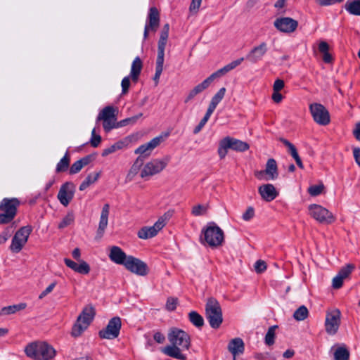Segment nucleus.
<instances>
[{
	"instance_id": "11",
	"label": "nucleus",
	"mask_w": 360,
	"mask_h": 360,
	"mask_svg": "<svg viewBox=\"0 0 360 360\" xmlns=\"http://www.w3.org/2000/svg\"><path fill=\"white\" fill-rule=\"evenodd\" d=\"M341 322V312L338 309L328 311L325 320V329L328 334L333 335L338 331Z\"/></svg>"
},
{
	"instance_id": "64",
	"label": "nucleus",
	"mask_w": 360,
	"mask_h": 360,
	"mask_svg": "<svg viewBox=\"0 0 360 360\" xmlns=\"http://www.w3.org/2000/svg\"><path fill=\"white\" fill-rule=\"evenodd\" d=\"M353 135L360 142V122L356 124L355 128L353 130Z\"/></svg>"
},
{
	"instance_id": "34",
	"label": "nucleus",
	"mask_w": 360,
	"mask_h": 360,
	"mask_svg": "<svg viewBox=\"0 0 360 360\" xmlns=\"http://www.w3.org/2000/svg\"><path fill=\"white\" fill-rule=\"evenodd\" d=\"M244 60V58H240L236 60H233L232 61L231 63L227 64L226 65H225L224 67H223L222 68L218 70L217 71L218 75L219 77H221V76L226 75L227 72H229V71L233 70L234 68H236L237 66H238L239 65L241 64V63Z\"/></svg>"
},
{
	"instance_id": "17",
	"label": "nucleus",
	"mask_w": 360,
	"mask_h": 360,
	"mask_svg": "<svg viewBox=\"0 0 360 360\" xmlns=\"http://www.w3.org/2000/svg\"><path fill=\"white\" fill-rule=\"evenodd\" d=\"M167 136L168 134H166L164 136L160 135L153 138L149 142L140 146L135 150L134 153L136 154H139V157H143L144 159L148 158L150 155L152 150L163 142Z\"/></svg>"
},
{
	"instance_id": "2",
	"label": "nucleus",
	"mask_w": 360,
	"mask_h": 360,
	"mask_svg": "<svg viewBox=\"0 0 360 360\" xmlns=\"http://www.w3.org/2000/svg\"><path fill=\"white\" fill-rule=\"evenodd\" d=\"M26 355L36 360H51L56 354L55 349L45 342H34L25 349Z\"/></svg>"
},
{
	"instance_id": "43",
	"label": "nucleus",
	"mask_w": 360,
	"mask_h": 360,
	"mask_svg": "<svg viewBox=\"0 0 360 360\" xmlns=\"http://www.w3.org/2000/svg\"><path fill=\"white\" fill-rule=\"evenodd\" d=\"M277 326H273L269 328L268 331L265 335L264 342L268 346H271L275 342V330Z\"/></svg>"
},
{
	"instance_id": "60",
	"label": "nucleus",
	"mask_w": 360,
	"mask_h": 360,
	"mask_svg": "<svg viewBox=\"0 0 360 360\" xmlns=\"http://www.w3.org/2000/svg\"><path fill=\"white\" fill-rule=\"evenodd\" d=\"M192 215L195 217H199L202 214V205L200 204L194 205L191 210Z\"/></svg>"
},
{
	"instance_id": "50",
	"label": "nucleus",
	"mask_w": 360,
	"mask_h": 360,
	"mask_svg": "<svg viewBox=\"0 0 360 360\" xmlns=\"http://www.w3.org/2000/svg\"><path fill=\"white\" fill-rule=\"evenodd\" d=\"M163 64L164 62L156 60L155 74L153 77V80L155 82L156 84L158 83L160 75L162 72Z\"/></svg>"
},
{
	"instance_id": "52",
	"label": "nucleus",
	"mask_w": 360,
	"mask_h": 360,
	"mask_svg": "<svg viewBox=\"0 0 360 360\" xmlns=\"http://www.w3.org/2000/svg\"><path fill=\"white\" fill-rule=\"evenodd\" d=\"M122 86V94L124 95L128 93L130 86V77L127 76L122 79L121 82Z\"/></svg>"
},
{
	"instance_id": "20",
	"label": "nucleus",
	"mask_w": 360,
	"mask_h": 360,
	"mask_svg": "<svg viewBox=\"0 0 360 360\" xmlns=\"http://www.w3.org/2000/svg\"><path fill=\"white\" fill-rule=\"evenodd\" d=\"M267 51V44L263 41L259 45L254 46L246 55L245 59L252 63H257L262 60Z\"/></svg>"
},
{
	"instance_id": "62",
	"label": "nucleus",
	"mask_w": 360,
	"mask_h": 360,
	"mask_svg": "<svg viewBox=\"0 0 360 360\" xmlns=\"http://www.w3.org/2000/svg\"><path fill=\"white\" fill-rule=\"evenodd\" d=\"M284 87V82L278 79L274 82L273 89L274 91H280Z\"/></svg>"
},
{
	"instance_id": "16",
	"label": "nucleus",
	"mask_w": 360,
	"mask_h": 360,
	"mask_svg": "<svg viewBox=\"0 0 360 360\" xmlns=\"http://www.w3.org/2000/svg\"><path fill=\"white\" fill-rule=\"evenodd\" d=\"M125 268L131 273L139 276H146L148 273L147 264L141 259L132 256H128Z\"/></svg>"
},
{
	"instance_id": "33",
	"label": "nucleus",
	"mask_w": 360,
	"mask_h": 360,
	"mask_svg": "<svg viewBox=\"0 0 360 360\" xmlns=\"http://www.w3.org/2000/svg\"><path fill=\"white\" fill-rule=\"evenodd\" d=\"M244 60V58H240L236 60H233L232 61L231 63L227 64L226 65H225L224 67H223L222 68L218 70L217 71L218 75L219 77H221V76L226 75L227 72H229V71L233 70L234 68H236L237 66H238L239 65L241 64V63Z\"/></svg>"
},
{
	"instance_id": "35",
	"label": "nucleus",
	"mask_w": 360,
	"mask_h": 360,
	"mask_svg": "<svg viewBox=\"0 0 360 360\" xmlns=\"http://www.w3.org/2000/svg\"><path fill=\"white\" fill-rule=\"evenodd\" d=\"M168 37H160L158 44V56L156 60L164 62L165 49L167 42Z\"/></svg>"
},
{
	"instance_id": "22",
	"label": "nucleus",
	"mask_w": 360,
	"mask_h": 360,
	"mask_svg": "<svg viewBox=\"0 0 360 360\" xmlns=\"http://www.w3.org/2000/svg\"><path fill=\"white\" fill-rule=\"evenodd\" d=\"M354 269V265L350 264L342 267L338 274V275L335 276L333 279V288L339 289L340 288H341L343 283V280L346 278Z\"/></svg>"
},
{
	"instance_id": "37",
	"label": "nucleus",
	"mask_w": 360,
	"mask_h": 360,
	"mask_svg": "<svg viewBox=\"0 0 360 360\" xmlns=\"http://www.w3.org/2000/svg\"><path fill=\"white\" fill-rule=\"evenodd\" d=\"M88 327L89 326L86 325V323H84L83 322H81L77 319L72 328V336L74 338L79 337L83 333V332L87 329Z\"/></svg>"
},
{
	"instance_id": "27",
	"label": "nucleus",
	"mask_w": 360,
	"mask_h": 360,
	"mask_svg": "<svg viewBox=\"0 0 360 360\" xmlns=\"http://www.w3.org/2000/svg\"><path fill=\"white\" fill-rule=\"evenodd\" d=\"M155 32L160 25V13L157 8L151 7L148 16V23L146 25Z\"/></svg>"
},
{
	"instance_id": "29",
	"label": "nucleus",
	"mask_w": 360,
	"mask_h": 360,
	"mask_svg": "<svg viewBox=\"0 0 360 360\" xmlns=\"http://www.w3.org/2000/svg\"><path fill=\"white\" fill-rule=\"evenodd\" d=\"M142 68H143L142 60H141V58L139 57H136L135 59L132 62L131 67V72H130V77H131L133 82H134V83L137 82Z\"/></svg>"
},
{
	"instance_id": "10",
	"label": "nucleus",
	"mask_w": 360,
	"mask_h": 360,
	"mask_svg": "<svg viewBox=\"0 0 360 360\" xmlns=\"http://www.w3.org/2000/svg\"><path fill=\"white\" fill-rule=\"evenodd\" d=\"M32 231V229L30 226H22L18 230L12 239L10 246L11 251L15 253L20 252L27 243Z\"/></svg>"
},
{
	"instance_id": "55",
	"label": "nucleus",
	"mask_w": 360,
	"mask_h": 360,
	"mask_svg": "<svg viewBox=\"0 0 360 360\" xmlns=\"http://www.w3.org/2000/svg\"><path fill=\"white\" fill-rule=\"evenodd\" d=\"M342 1L343 0H316V3L320 6H328Z\"/></svg>"
},
{
	"instance_id": "23",
	"label": "nucleus",
	"mask_w": 360,
	"mask_h": 360,
	"mask_svg": "<svg viewBox=\"0 0 360 360\" xmlns=\"http://www.w3.org/2000/svg\"><path fill=\"white\" fill-rule=\"evenodd\" d=\"M226 93V88H221L217 93L213 96L212 101L209 105L208 109L205 115H204V124L207 122L214 110H215L217 105L221 102L223 99Z\"/></svg>"
},
{
	"instance_id": "51",
	"label": "nucleus",
	"mask_w": 360,
	"mask_h": 360,
	"mask_svg": "<svg viewBox=\"0 0 360 360\" xmlns=\"http://www.w3.org/2000/svg\"><path fill=\"white\" fill-rule=\"evenodd\" d=\"M178 304V299L176 297H169L167 300L166 309L172 311L176 309Z\"/></svg>"
},
{
	"instance_id": "46",
	"label": "nucleus",
	"mask_w": 360,
	"mask_h": 360,
	"mask_svg": "<svg viewBox=\"0 0 360 360\" xmlns=\"http://www.w3.org/2000/svg\"><path fill=\"white\" fill-rule=\"evenodd\" d=\"M324 189V185L321 183L318 185H312L308 188V193L311 196H317L320 195Z\"/></svg>"
},
{
	"instance_id": "53",
	"label": "nucleus",
	"mask_w": 360,
	"mask_h": 360,
	"mask_svg": "<svg viewBox=\"0 0 360 360\" xmlns=\"http://www.w3.org/2000/svg\"><path fill=\"white\" fill-rule=\"evenodd\" d=\"M255 269L258 274L264 272L266 269V262L263 260H257L255 264Z\"/></svg>"
},
{
	"instance_id": "58",
	"label": "nucleus",
	"mask_w": 360,
	"mask_h": 360,
	"mask_svg": "<svg viewBox=\"0 0 360 360\" xmlns=\"http://www.w3.org/2000/svg\"><path fill=\"white\" fill-rule=\"evenodd\" d=\"M56 285V282H53L52 283H51L43 292H41V294L39 295V300L43 299L48 294H49L51 292H52V290H53V288H55Z\"/></svg>"
},
{
	"instance_id": "15",
	"label": "nucleus",
	"mask_w": 360,
	"mask_h": 360,
	"mask_svg": "<svg viewBox=\"0 0 360 360\" xmlns=\"http://www.w3.org/2000/svg\"><path fill=\"white\" fill-rule=\"evenodd\" d=\"M255 176L259 180L276 179L278 176L276 160L273 158L269 159L265 169L255 172Z\"/></svg>"
},
{
	"instance_id": "12",
	"label": "nucleus",
	"mask_w": 360,
	"mask_h": 360,
	"mask_svg": "<svg viewBox=\"0 0 360 360\" xmlns=\"http://www.w3.org/2000/svg\"><path fill=\"white\" fill-rule=\"evenodd\" d=\"M121 326V319L118 316H115L109 321L105 328L99 331V336L103 339H115L118 337Z\"/></svg>"
},
{
	"instance_id": "40",
	"label": "nucleus",
	"mask_w": 360,
	"mask_h": 360,
	"mask_svg": "<svg viewBox=\"0 0 360 360\" xmlns=\"http://www.w3.org/2000/svg\"><path fill=\"white\" fill-rule=\"evenodd\" d=\"M188 319L190 322L195 327L200 328L202 326V316L195 311H192L188 314Z\"/></svg>"
},
{
	"instance_id": "47",
	"label": "nucleus",
	"mask_w": 360,
	"mask_h": 360,
	"mask_svg": "<svg viewBox=\"0 0 360 360\" xmlns=\"http://www.w3.org/2000/svg\"><path fill=\"white\" fill-rule=\"evenodd\" d=\"M13 231V226L6 227L0 234V245L4 243L11 236Z\"/></svg>"
},
{
	"instance_id": "39",
	"label": "nucleus",
	"mask_w": 360,
	"mask_h": 360,
	"mask_svg": "<svg viewBox=\"0 0 360 360\" xmlns=\"http://www.w3.org/2000/svg\"><path fill=\"white\" fill-rule=\"evenodd\" d=\"M70 157L68 152H66L63 158L56 165V171L57 173L63 172L66 171L70 165Z\"/></svg>"
},
{
	"instance_id": "13",
	"label": "nucleus",
	"mask_w": 360,
	"mask_h": 360,
	"mask_svg": "<svg viewBox=\"0 0 360 360\" xmlns=\"http://www.w3.org/2000/svg\"><path fill=\"white\" fill-rule=\"evenodd\" d=\"M115 109L112 106L105 107L98 114L97 121L103 120V127L106 132L116 126Z\"/></svg>"
},
{
	"instance_id": "21",
	"label": "nucleus",
	"mask_w": 360,
	"mask_h": 360,
	"mask_svg": "<svg viewBox=\"0 0 360 360\" xmlns=\"http://www.w3.org/2000/svg\"><path fill=\"white\" fill-rule=\"evenodd\" d=\"M110 213V205L108 203H106L103 205L101 217H100V221L98 227L96 232V238L101 239L105 232V230L108 226V216Z\"/></svg>"
},
{
	"instance_id": "1",
	"label": "nucleus",
	"mask_w": 360,
	"mask_h": 360,
	"mask_svg": "<svg viewBox=\"0 0 360 360\" xmlns=\"http://www.w3.org/2000/svg\"><path fill=\"white\" fill-rule=\"evenodd\" d=\"M168 340L171 345L162 347L161 352L170 357L185 360L186 356L184 352L190 346L188 334L177 328H172L168 333Z\"/></svg>"
},
{
	"instance_id": "42",
	"label": "nucleus",
	"mask_w": 360,
	"mask_h": 360,
	"mask_svg": "<svg viewBox=\"0 0 360 360\" xmlns=\"http://www.w3.org/2000/svg\"><path fill=\"white\" fill-rule=\"evenodd\" d=\"M349 357V352L345 347H340L334 352L335 360H348Z\"/></svg>"
},
{
	"instance_id": "6",
	"label": "nucleus",
	"mask_w": 360,
	"mask_h": 360,
	"mask_svg": "<svg viewBox=\"0 0 360 360\" xmlns=\"http://www.w3.org/2000/svg\"><path fill=\"white\" fill-rule=\"evenodd\" d=\"M250 148L247 142L226 136L221 139L219 142L218 153L221 159L225 158L227 154L228 149H231L238 152H243L248 150Z\"/></svg>"
},
{
	"instance_id": "28",
	"label": "nucleus",
	"mask_w": 360,
	"mask_h": 360,
	"mask_svg": "<svg viewBox=\"0 0 360 360\" xmlns=\"http://www.w3.org/2000/svg\"><path fill=\"white\" fill-rule=\"evenodd\" d=\"M228 349L233 356L242 354L245 349L243 340L240 338L232 339L229 343Z\"/></svg>"
},
{
	"instance_id": "9",
	"label": "nucleus",
	"mask_w": 360,
	"mask_h": 360,
	"mask_svg": "<svg viewBox=\"0 0 360 360\" xmlns=\"http://www.w3.org/2000/svg\"><path fill=\"white\" fill-rule=\"evenodd\" d=\"M309 215L321 224H330L335 221V217L326 208L317 204L309 206Z\"/></svg>"
},
{
	"instance_id": "18",
	"label": "nucleus",
	"mask_w": 360,
	"mask_h": 360,
	"mask_svg": "<svg viewBox=\"0 0 360 360\" xmlns=\"http://www.w3.org/2000/svg\"><path fill=\"white\" fill-rule=\"evenodd\" d=\"M75 186L71 182L63 184L58 191V199L65 207H67L74 197Z\"/></svg>"
},
{
	"instance_id": "25",
	"label": "nucleus",
	"mask_w": 360,
	"mask_h": 360,
	"mask_svg": "<svg viewBox=\"0 0 360 360\" xmlns=\"http://www.w3.org/2000/svg\"><path fill=\"white\" fill-rule=\"evenodd\" d=\"M258 191L262 198L266 202L272 201L278 194L274 185L270 184L259 186Z\"/></svg>"
},
{
	"instance_id": "56",
	"label": "nucleus",
	"mask_w": 360,
	"mask_h": 360,
	"mask_svg": "<svg viewBox=\"0 0 360 360\" xmlns=\"http://www.w3.org/2000/svg\"><path fill=\"white\" fill-rule=\"evenodd\" d=\"M202 91V83L199 84L189 93V94L186 100V102H187L188 100L193 98L196 94L200 93Z\"/></svg>"
},
{
	"instance_id": "61",
	"label": "nucleus",
	"mask_w": 360,
	"mask_h": 360,
	"mask_svg": "<svg viewBox=\"0 0 360 360\" xmlns=\"http://www.w3.org/2000/svg\"><path fill=\"white\" fill-rule=\"evenodd\" d=\"M153 339L158 344H162L165 341V335L159 331H157L154 333Z\"/></svg>"
},
{
	"instance_id": "41",
	"label": "nucleus",
	"mask_w": 360,
	"mask_h": 360,
	"mask_svg": "<svg viewBox=\"0 0 360 360\" xmlns=\"http://www.w3.org/2000/svg\"><path fill=\"white\" fill-rule=\"evenodd\" d=\"M308 315L309 311L307 308L302 305L294 312L293 317L297 321H303L308 317Z\"/></svg>"
},
{
	"instance_id": "31",
	"label": "nucleus",
	"mask_w": 360,
	"mask_h": 360,
	"mask_svg": "<svg viewBox=\"0 0 360 360\" xmlns=\"http://www.w3.org/2000/svg\"><path fill=\"white\" fill-rule=\"evenodd\" d=\"M345 8L349 13L360 16V0H348Z\"/></svg>"
},
{
	"instance_id": "7",
	"label": "nucleus",
	"mask_w": 360,
	"mask_h": 360,
	"mask_svg": "<svg viewBox=\"0 0 360 360\" xmlns=\"http://www.w3.org/2000/svg\"><path fill=\"white\" fill-rule=\"evenodd\" d=\"M172 217L169 212L165 213L152 226H143L138 231L137 235L139 238L148 239L155 236L158 233L162 230L166 225L167 221Z\"/></svg>"
},
{
	"instance_id": "4",
	"label": "nucleus",
	"mask_w": 360,
	"mask_h": 360,
	"mask_svg": "<svg viewBox=\"0 0 360 360\" xmlns=\"http://www.w3.org/2000/svg\"><path fill=\"white\" fill-rule=\"evenodd\" d=\"M204 240L212 248L222 246L224 233L214 222H209L204 229Z\"/></svg>"
},
{
	"instance_id": "59",
	"label": "nucleus",
	"mask_w": 360,
	"mask_h": 360,
	"mask_svg": "<svg viewBox=\"0 0 360 360\" xmlns=\"http://www.w3.org/2000/svg\"><path fill=\"white\" fill-rule=\"evenodd\" d=\"M83 167H82V165H80V162L76 161L74 162L70 169V174H74L78 173Z\"/></svg>"
},
{
	"instance_id": "48",
	"label": "nucleus",
	"mask_w": 360,
	"mask_h": 360,
	"mask_svg": "<svg viewBox=\"0 0 360 360\" xmlns=\"http://www.w3.org/2000/svg\"><path fill=\"white\" fill-rule=\"evenodd\" d=\"M79 264H78L77 269H76V272L81 274H88L90 271V266L84 260L79 261Z\"/></svg>"
},
{
	"instance_id": "3",
	"label": "nucleus",
	"mask_w": 360,
	"mask_h": 360,
	"mask_svg": "<svg viewBox=\"0 0 360 360\" xmlns=\"http://www.w3.org/2000/svg\"><path fill=\"white\" fill-rule=\"evenodd\" d=\"M205 314L207 320L212 328L217 329L220 327L223 322L222 310L220 304L216 299L210 297L207 300Z\"/></svg>"
},
{
	"instance_id": "5",
	"label": "nucleus",
	"mask_w": 360,
	"mask_h": 360,
	"mask_svg": "<svg viewBox=\"0 0 360 360\" xmlns=\"http://www.w3.org/2000/svg\"><path fill=\"white\" fill-rule=\"evenodd\" d=\"M20 205L18 198H4L0 202V224L11 222L16 215L17 208Z\"/></svg>"
},
{
	"instance_id": "8",
	"label": "nucleus",
	"mask_w": 360,
	"mask_h": 360,
	"mask_svg": "<svg viewBox=\"0 0 360 360\" xmlns=\"http://www.w3.org/2000/svg\"><path fill=\"white\" fill-rule=\"evenodd\" d=\"M170 156L166 155L162 159H153L147 162L141 171V177L145 179L160 173L170 161Z\"/></svg>"
},
{
	"instance_id": "57",
	"label": "nucleus",
	"mask_w": 360,
	"mask_h": 360,
	"mask_svg": "<svg viewBox=\"0 0 360 360\" xmlns=\"http://www.w3.org/2000/svg\"><path fill=\"white\" fill-rule=\"evenodd\" d=\"M255 215V210L252 207H249L247 210L243 214V219L245 221H249L253 218Z\"/></svg>"
},
{
	"instance_id": "14",
	"label": "nucleus",
	"mask_w": 360,
	"mask_h": 360,
	"mask_svg": "<svg viewBox=\"0 0 360 360\" xmlns=\"http://www.w3.org/2000/svg\"><path fill=\"white\" fill-rule=\"evenodd\" d=\"M309 110L314 120L319 124L326 126L330 122V115L328 110L320 103H312Z\"/></svg>"
},
{
	"instance_id": "36",
	"label": "nucleus",
	"mask_w": 360,
	"mask_h": 360,
	"mask_svg": "<svg viewBox=\"0 0 360 360\" xmlns=\"http://www.w3.org/2000/svg\"><path fill=\"white\" fill-rule=\"evenodd\" d=\"M88 327L89 326L86 325V323H84L83 322H81L77 319L72 328V336L74 338L79 337L83 333V332L87 329Z\"/></svg>"
},
{
	"instance_id": "26",
	"label": "nucleus",
	"mask_w": 360,
	"mask_h": 360,
	"mask_svg": "<svg viewBox=\"0 0 360 360\" xmlns=\"http://www.w3.org/2000/svg\"><path fill=\"white\" fill-rule=\"evenodd\" d=\"M96 315L94 307L91 304L85 306L77 319L89 326Z\"/></svg>"
},
{
	"instance_id": "38",
	"label": "nucleus",
	"mask_w": 360,
	"mask_h": 360,
	"mask_svg": "<svg viewBox=\"0 0 360 360\" xmlns=\"http://www.w3.org/2000/svg\"><path fill=\"white\" fill-rule=\"evenodd\" d=\"M101 172H95L94 174H89L85 180L80 184L79 190L84 191L88 188L91 184L95 183L99 178Z\"/></svg>"
},
{
	"instance_id": "44",
	"label": "nucleus",
	"mask_w": 360,
	"mask_h": 360,
	"mask_svg": "<svg viewBox=\"0 0 360 360\" xmlns=\"http://www.w3.org/2000/svg\"><path fill=\"white\" fill-rule=\"evenodd\" d=\"M142 113H139L135 116L122 120L117 122L115 128L122 127L129 124H134L137 122V120L142 117Z\"/></svg>"
},
{
	"instance_id": "24",
	"label": "nucleus",
	"mask_w": 360,
	"mask_h": 360,
	"mask_svg": "<svg viewBox=\"0 0 360 360\" xmlns=\"http://www.w3.org/2000/svg\"><path fill=\"white\" fill-rule=\"evenodd\" d=\"M110 260L115 264H122L125 266L128 256L118 246H112L109 254Z\"/></svg>"
},
{
	"instance_id": "32",
	"label": "nucleus",
	"mask_w": 360,
	"mask_h": 360,
	"mask_svg": "<svg viewBox=\"0 0 360 360\" xmlns=\"http://www.w3.org/2000/svg\"><path fill=\"white\" fill-rule=\"evenodd\" d=\"M26 307V303H20L18 304L4 307L0 310V316L13 314L18 311L25 309Z\"/></svg>"
},
{
	"instance_id": "49",
	"label": "nucleus",
	"mask_w": 360,
	"mask_h": 360,
	"mask_svg": "<svg viewBox=\"0 0 360 360\" xmlns=\"http://www.w3.org/2000/svg\"><path fill=\"white\" fill-rule=\"evenodd\" d=\"M74 221V215L72 213H68L60 221L58 224L59 229H63L70 224H71Z\"/></svg>"
},
{
	"instance_id": "30",
	"label": "nucleus",
	"mask_w": 360,
	"mask_h": 360,
	"mask_svg": "<svg viewBox=\"0 0 360 360\" xmlns=\"http://www.w3.org/2000/svg\"><path fill=\"white\" fill-rule=\"evenodd\" d=\"M144 162V158L143 157H138L132 166L131 167L130 169L129 170L126 179L128 181H131L134 176L139 173L140 171L141 167L143 166Z\"/></svg>"
},
{
	"instance_id": "63",
	"label": "nucleus",
	"mask_w": 360,
	"mask_h": 360,
	"mask_svg": "<svg viewBox=\"0 0 360 360\" xmlns=\"http://www.w3.org/2000/svg\"><path fill=\"white\" fill-rule=\"evenodd\" d=\"M65 264L71 269L75 271L76 272V269H77L78 264H77L75 262L71 260L68 258L64 259Z\"/></svg>"
},
{
	"instance_id": "54",
	"label": "nucleus",
	"mask_w": 360,
	"mask_h": 360,
	"mask_svg": "<svg viewBox=\"0 0 360 360\" xmlns=\"http://www.w3.org/2000/svg\"><path fill=\"white\" fill-rule=\"evenodd\" d=\"M202 0H192L189 7L191 13H197L201 5Z\"/></svg>"
},
{
	"instance_id": "19",
	"label": "nucleus",
	"mask_w": 360,
	"mask_h": 360,
	"mask_svg": "<svg viewBox=\"0 0 360 360\" xmlns=\"http://www.w3.org/2000/svg\"><path fill=\"white\" fill-rule=\"evenodd\" d=\"M274 27L281 32H293L298 26V22L289 17L277 18L274 22Z\"/></svg>"
},
{
	"instance_id": "45",
	"label": "nucleus",
	"mask_w": 360,
	"mask_h": 360,
	"mask_svg": "<svg viewBox=\"0 0 360 360\" xmlns=\"http://www.w3.org/2000/svg\"><path fill=\"white\" fill-rule=\"evenodd\" d=\"M280 140L288 148L289 153L294 159L300 157L295 146L292 143L285 139H281Z\"/></svg>"
}]
</instances>
